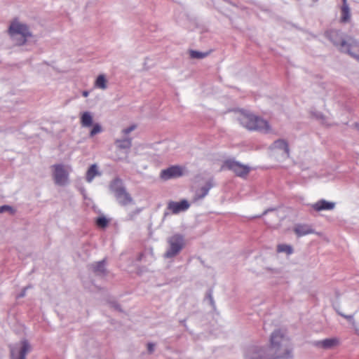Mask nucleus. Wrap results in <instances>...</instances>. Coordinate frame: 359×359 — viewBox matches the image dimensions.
Wrapping results in <instances>:
<instances>
[{"label": "nucleus", "instance_id": "7", "mask_svg": "<svg viewBox=\"0 0 359 359\" xmlns=\"http://www.w3.org/2000/svg\"><path fill=\"white\" fill-rule=\"evenodd\" d=\"M325 35L340 51L344 49L348 43V38L350 37V36H347L340 30L337 29L328 30Z\"/></svg>", "mask_w": 359, "mask_h": 359}, {"label": "nucleus", "instance_id": "19", "mask_svg": "<svg viewBox=\"0 0 359 359\" xmlns=\"http://www.w3.org/2000/svg\"><path fill=\"white\" fill-rule=\"evenodd\" d=\"M90 267L93 272L97 276H104L107 273L104 259L92 264Z\"/></svg>", "mask_w": 359, "mask_h": 359}, {"label": "nucleus", "instance_id": "22", "mask_svg": "<svg viewBox=\"0 0 359 359\" xmlns=\"http://www.w3.org/2000/svg\"><path fill=\"white\" fill-rule=\"evenodd\" d=\"M81 124L84 128H88L93 125V116L90 112L85 111L81 114Z\"/></svg>", "mask_w": 359, "mask_h": 359}, {"label": "nucleus", "instance_id": "32", "mask_svg": "<svg viewBox=\"0 0 359 359\" xmlns=\"http://www.w3.org/2000/svg\"><path fill=\"white\" fill-rule=\"evenodd\" d=\"M29 286L25 287L22 289V290L17 295V298H22L26 295V292Z\"/></svg>", "mask_w": 359, "mask_h": 359}, {"label": "nucleus", "instance_id": "36", "mask_svg": "<svg viewBox=\"0 0 359 359\" xmlns=\"http://www.w3.org/2000/svg\"><path fill=\"white\" fill-rule=\"evenodd\" d=\"M88 94H89V93L88 91H86V90L82 93L83 96L85 97H88Z\"/></svg>", "mask_w": 359, "mask_h": 359}, {"label": "nucleus", "instance_id": "18", "mask_svg": "<svg viewBox=\"0 0 359 359\" xmlns=\"http://www.w3.org/2000/svg\"><path fill=\"white\" fill-rule=\"evenodd\" d=\"M213 187L212 180H209L205 186L198 189L194 196V201L203 199L205 196L208 195L210 189Z\"/></svg>", "mask_w": 359, "mask_h": 359}, {"label": "nucleus", "instance_id": "26", "mask_svg": "<svg viewBox=\"0 0 359 359\" xmlns=\"http://www.w3.org/2000/svg\"><path fill=\"white\" fill-rule=\"evenodd\" d=\"M208 55V53L199 52L197 50H191L190 57L194 59H202Z\"/></svg>", "mask_w": 359, "mask_h": 359}, {"label": "nucleus", "instance_id": "14", "mask_svg": "<svg viewBox=\"0 0 359 359\" xmlns=\"http://www.w3.org/2000/svg\"><path fill=\"white\" fill-rule=\"evenodd\" d=\"M271 150H278L282 151V154L286 158L290 156V149L287 142L283 139H278L273 142L270 146Z\"/></svg>", "mask_w": 359, "mask_h": 359}, {"label": "nucleus", "instance_id": "38", "mask_svg": "<svg viewBox=\"0 0 359 359\" xmlns=\"http://www.w3.org/2000/svg\"><path fill=\"white\" fill-rule=\"evenodd\" d=\"M342 1H343L342 6L348 5L347 0H342Z\"/></svg>", "mask_w": 359, "mask_h": 359}, {"label": "nucleus", "instance_id": "29", "mask_svg": "<svg viewBox=\"0 0 359 359\" xmlns=\"http://www.w3.org/2000/svg\"><path fill=\"white\" fill-rule=\"evenodd\" d=\"M6 211H9L11 215L15 213V210L10 205H4L0 207V213H2Z\"/></svg>", "mask_w": 359, "mask_h": 359}, {"label": "nucleus", "instance_id": "21", "mask_svg": "<svg viewBox=\"0 0 359 359\" xmlns=\"http://www.w3.org/2000/svg\"><path fill=\"white\" fill-rule=\"evenodd\" d=\"M94 87L102 90L107 88V80L104 74H100L95 81Z\"/></svg>", "mask_w": 359, "mask_h": 359}, {"label": "nucleus", "instance_id": "20", "mask_svg": "<svg viewBox=\"0 0 359 359\" xmlns=\"http://www.w3.org/2000/svg\"><path fill=\"white\" fill-rule=\"evenodd\" d=\"M101 175V172L98 170V167L96 164L91 165L86 172V180L88 183L93 182L96 176Z\"/></svg>", "mask_w": 359, "mask_h": 359}, {"label": "nucleus", "instance_id": "16", "mask_svg": "<svg viewBox=\"0 0 359 359\" xmlns=\"http://www.w3.org/2000/svg\"><path fill=\"white\" fill-rule=\"evenodd\" d=\"M294 232L298 237L312 234L315 233V230L312 226L307 224H297L294 226Z\"/></svg>", "mask_w": 359, "mask_h": 359}, {"label": "nucleus", "instance_id": "6", "mask_svg": "<svg viewBox=\"0 0 359 359\" xmlns=\"http://www.w3.org/2000/svg\"><path fill=\"white\" fill-rule=\"evenodd\" d=\"M244 359H271L266 346L252 344L246 347L243 353Z\"/></svg>", "mask_w": 359, "mask_h": 359}, {"label": "nucleus", "instance_id": "30", "mask_svg": "<svg viewBox=\"0 0 359 359\" xmlns=\"http://www.w3.org/2000/svg\"><path fill=\"white\" fill-rule=\"evenodd\" d=\"M135 128H136V126L132 125V126L122 130V133L124 135H127L128 134H129L130 133L133 131Z\"/></svg>", "mask_w": 359, "mask_h": 359}, {"label": "nucleus", "instance_id": "2", "mask_svg": "<svg viewBox=\"0 0 359 359\" xmlns=\"http://www.w3.org/2000/svg\"><path fill=\"white\" fill-rule=\"evenodd\" d=\"M8 33L13 41L18 46L25 44L27 38L32 36L29 27L18 20H13L8 27Z\"/></svg>", "mask_w": 359, "mask_h": 359}, {"label": "nucleus", "instance_id": "1", "mask_svg": "<svg viewBox=\"0 0 359 359\" xmlns=\"http://www.w3.org/2000/svg\"><path fill=\"white\" fill-rule=\"evenodd\" d=\"M269 342L266 349L271 359H286L292 357V344L283 331L276 330L273 332Z\"/></svg>", "mask_w": 359, "mask_h": 359}, {"label": "nucleus", "instance_id": "37", "mask_svg": "<svg viewBox=\"0 0 359 359\" xmlns=\"http://www.w3.org/2000/svg\"><path fill=\"white\" fill-rule=\"evenodd\" d=\"M316 116L317 118H319V119L323 118V115L320 113H317L316 114Z\"/></svg>", "mask_w": 359, "mask_h": 359}, {"label": "nucleus", "instance_id": "31", "mask_svg": "<svg viewBox=\"0 0 359 359\" xmlns=\"http://www.w3.org/2000/svg\"><path fill=\"white\" fill-rule=\"evenodd\" d=\"M337 313L341 316L342 317H344V318L347 319L348 321L351 322L353 321V316L352 315H345L341 312H339V311H337Z\"/></svg>", "mask_w": 359, "mask_h": 359}, {"label": "nucleus", "instance_id": "27", "mask_svg": "<svg viewBox=\"0 0 359 359\" xmlns=\"http://www.w3.org/2000/svg\"><path fill=\"white\" fill-rule=\"evenodd\" d=\"M101 132H102V126L99 123H95L93 125V128L90 132L89 136L92 137L95 135L100 133Z\"/></svg>", "mask_w": 359, "mask_h": 359}, {"label": "nucleus", "instance_id": "23", "mask_svg": "<svg viewBox=\"0 0 359 359\" xmlns=\"http://www.w3.org/2000/svg\"><path fill=\"white\" fill-rule=\"evenodd\" d=\"M115 144L121 149H129L132 145L131 139L128 137L116 140Z\"/></svg>", "mask_w": 359, "mask_h": 359}, {"label": "nucleus", "instance_id": "25", "mask_svg": "<svg viewBox=\"0 0 359 359\" xmlns=\"http://www.w3.org/2000/svg\"><path fill=\"white\" fill-rule=\"evenodd\" d=\"M278 252H285L287 255H291L293 252L292 247L287 244H280L277 246Z\"/></svg>", "mask_w": 359, "mask_h": 359}, {"label": "nucleus", "instance_id": "3", "mask_svg": "<svg viewBox=\"0 0 359 359\" xmlns=\"http://www.w3.org/2000/svg\"><path fill=\"white\" fill-rule=\"evenodd\" d=\"M240 123L249 130H256L264 133L270 131L269 123L255 115L251 114H242L239 118Z\"/></svg>", "mask_w": 359, "mask_h": 359}, {"label": "nucleus", "instance_id": "17", "mask_svg": "<svg viewBox=\"0 0 359 359\" xmlns=\"http://www.w3.org/2000/svg\"><path fill=\"white\" fill-rule=\"evenodd\" d=\"M339 339L337 338H327L315 342V346L320 348L332 349L339 345Z\"/></svg>", "mask_w": 359, "mask_h": 359}, {"label": "nucleus", "instance_id": "24", "mask_svg": "<svg viewBox=\"0 0 359 359\" xmlns=\"http://www.w3.org/2000/svg\"><path fill=\"white\" fill-rule=\"evenodd\" d=\"M351 13L348 5L341 6V21L342 22H346L350 20Z\"/></svg>", "mask_w": 359, "mask_h": 359}, {"label": "nucleus", "instance_id": "15", "mask_svg": "<svg viewBox=\"0 0 359 359\" xmlns=\"http://www.w3.org/2000/svg\"><path fill=\"white\" fill-rule=\"evenodd\" d=\"M311 207L317 212L331 210L335 208V203L321 199L313 204H311Z\"/></svg>", "mask_w": 359, "mask_h": 359}, {"label": "nucleus", "instance_id": "34", "mask_svg": "<svg viewBox=\"0 0 359 359\" xmlns=\"http://www.w3.org/2000/svg\"><path fill=\"white\" fill-rule=\"evenodd\" d=\"M111 307L114 308L116 310L121 311L120 306L116 302L111 303Z\"/></svg>", "mask_w": 359, "mask_h": 359}, {"label": "nucleus", "instance_id": "8", "mask_svg": "<svg viewBox=\"0 0 359 359\" xmlns=\"http://www.w3.org/2000/svg\"><path fill=\"white\" fill-rule=\"evenodd\" d=\"M31 351V346L27 340H22L19 344L11 348V359H26L27 353Z\"/></svg>", "mask_w": 359, "mask_h": 359}, {"label": "nucleus", "instance_id": "5", "mask_svg": "<svg viewBox=\"0 0 359 359\" xmlns=\"http://www.w3.org/2000/svg\"><path fill=\"white\" fill-rule=\"evenodd\" d=\"M168 247L164 253L165 258H172L177 255L185 245L184 236L181 234H174L167 239Z\"/></svg>", "mask_w": 359, "mask_h": 359}, {"label": "nucleus", "instance_id": "35", "mask_svg": "<svg viewBox=\"0 0 359 359\" xmlns=\"http://www.w3.org/2000/svg\"><path fill=\"white\" fill-rule=\"evenodd\" d=\"M275 210V208H269V209H267L264 212H263V215H266V213H268L269 212H271V211H274Z\"/></svg>", "mask_w": 359, "mask_h": 359}, {"label": "nucleus", "instance_id": "13", "mask_svg": "<svg viewBox=\"0 0 359 359\" xmlns=\"http://www.w3.org/2000/svg\"><path fill=\"white\" fill-rule=\"evenodd\" d=\"M183 175L182 167L179 165H172L167 169L161 170L160 177L163 180H168L173 178H177Z\"/></svg>", "mask_w": 359, "mask_h": 359}, {"label": "nucleus", "instance_id": "9", "mask_svg": "<svg viewBox=\"0 0 359 359\" xmlns=\"http://www.w3.org/2000/svg\"><path fill=\"white\" fill-rule=\"evenodd\" d=\"M53 168V180L57 185L63 187L69 182V173L62 164H56Z\"/></svg>", "mask_w": 359, "mask_h": 359}, {"label": "nucleus", "instance_id": "4", "mask_svg": "<svg viewBox=\"0 0 359 359\" xmlns=\"http://www.w3.org/2000/svg\"><path fill=\"white\" fill-rule=\"evenodd\" d=\"M109 190L120 205L126 206L135 204L133 197L127 191L121 179L116 178L112 180L109 184Z\"/></svg>", "mask_w": 359, "mask_h": 359}, {"label": "nucleus", "instance_id": "12", "mask_svg": "<svg viewBox=\"0 0 359 359\" xmlns=\"http://www.w3.org/2000/svg\"><path fill=\"white\" fill-rule=\"evenodd\" d=\"M341 52L348 54L352 57L359 60V41L350 36L348 38V43Z\"/></svg>", "mask_w": 359, "mask_h": 359}, {"label": "nucleus", "instance_id": "11", "mask_svg": "<svg viewBox=\"0 0 359 359\" xmlns=\"http://www.w3.org/2000/svg\"><path fill=\"white\" fill-rule=\"evenodd\" d=\"M189 206L190 204L185 199L182 200L180 202H175L172 201H169L167 206V210H169L170 212L165 211L164 213V217L170 215V213L177 215L181 212L186 211L187 210L189 209Z\"/></svg>", "mask_w": 359, "mask_h": 359}, {"label": "nucleus", "instance_id": "33", "mask_svg": "<svg viewBox=\"0 0 359 359\" xmlns=\"http://www.w3.org/2000/svg\"><path fill=\"white\" fill-rule=\"evenodd\" d=\"M155 344L153 343H149L147 344V350L149 353H152L154 351Z\"/></svg>", "mask_w": 359, "mask_h": 359}, {"label": "nucleus", "instance_id": "28", "mask_svg": "<svg viewBox=\"0 0 359 359\" xmlns=\"http://www.w3.org/2000/svg\"><path fill=\"white\" fill-rule=\"evenodd\" d=\"M96 223L99 227L104 228L108 224V220L104 217H100L97 218Z\"/></svg>", "mask_w": 359, "mask_h": 359}, {"label": "nucleus", "instance_id": "10", "mask_svg": "<svg viewBox=\"0 0 359 359\" xmlns=\"http://www.w3.org/2000/svg\"><path fill=\"white\" fill-rule=\"evenodd\" d=\"M224 166L232 170L237 176L242 177L248 175L250 172V168L248 166L231 159L226 161Z\"/></svg>", "mask_w": 359, "mask_h": 359}]
</instances>
